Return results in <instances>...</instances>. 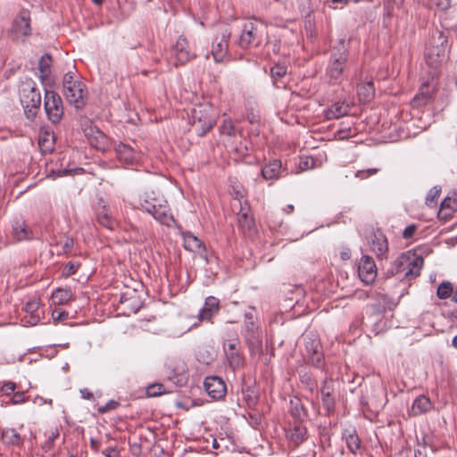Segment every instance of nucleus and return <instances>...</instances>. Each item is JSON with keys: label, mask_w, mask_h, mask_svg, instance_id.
<instances>
[{"label": "nucleus", "mask_w": 457, "mask_h": 457, "mask_svg": "<svg viewBox=\"0 0 457 457\" xmlns=\"http://www.w3.org/2000/svg\"><path fill=\"white\" fill-rule=\"evenodd\" d=\"M137 208L147 212L161 224L170 226L174 221L167 201L160 194L145 191L139 196Z\"/></svg>", "instance_id": "f257e3e1"}, {"label": "nucleus", "mask_w": 457, "mask_h": 457, "mask_svg": "<svg viewBox=\"0 0 457 457\" xmlns=\"http://www.w3.org/2000/svg\"><path fill=\"white\" fill-rule=\"evenodd\" d=\"M424 260L416 252L408 251L402 253L392 264V275L400 279L411 280L417 278L423 267Z\"/></svg>", "instance_id": "f03ea898"}, {"label": "nucleus", "mask_w": 457, "mask_h": 457, "mask_svg": "<svg viewBox=\"0 0 457 457\" xmlns=\"http://www.w3.org/2000/svg\"><path fill=\"white\" fill-rule=\"evenodd\" d=\"M348 52L343 46L341 49L333 50L326 70V76L331 84H340L344 79Z\"/></svg>", "instance_id": "7ed1b4c3"}, {"label": "nucleus", "mask_w": 457, "mask_h": 457, "mask_svg": "<svg viewBox=\"0 0 457 457\" xmlns=\"http://www.w3.org/2000/svg\"><path fill=\"white\" fill-rule=\"evenodd\" d=\"M244 330L242 335L249 348L251 354H256L262 352V342L260 336L258 326L255 324V315L253 309L245 312Z\"/></svg>", "instance_id": "20e7f679"}, {"label": "nucleus", "mask_w": 457, "mask_h": 457, "mask_svg": "<svg viewBox=\"0 0 457 457\" xmlns=\"http://www.w3.org/2000/svg\"><path fill=\"white\" fill-rule=\"evenodd\" d=\"M21 103L28 119L33 120L41 106V95L34 82L26 83L21 90Z\"/></svg>", "instance_id": "39448f33"}, {"label": "nucleus", "mask_w": 457, "mask_h": 457, "mask_svg": "<svg viewBox=\"0 0 457 457\" xmlns=\"http://www.w3.org/2000/svg\"><path fill=\"white\" fill-rule=\"evenodd\" d=\"M44 107L48 120L58 123L63 116V104L61 96L53 90L45 91Z\"/></svg>", "instance_id": "423d86ee"}, {"label": "nucleus", "mask_w": 457, "mask_h": 457, "mask_svg": "<svg viewBox=\"0 0 457 457\" xmlns=\"http://www.w3.org/2000/svg\"><path fill=\"white\" fill-rule=\"evenodd\" d=\"M258 27L256 21H247L243 24L241 34L237 40L239 47L246 49L250 46H258L262 43Z\"/></svg>", "instance_id": "0eeeda50"}, {"label": "nucleus", "mask_w": 457, "mask_h": 457, "mask_svg": "<svg viewBox=\"0 0 457 457\" xmlns=\"http://www.w3.org/2000/svg\"><path fill=\"white\" fill-rule=\"evenodd\" d=\"M230 36V29L225 26L220 29V31L213 39L212 54L216 62H221L225 59L228 54Z\"/></svg>", "instance_id": "6e6552de"}, {"label": "nucleus", "mask_w": 457, "mask_h": 457, "mask_svg": "<svg viewBox=\"0 0 457 457\" xmlns=\"http://www.w3.org/2000/svg\"><path fill=\"white\" fill-rule=\"evenodd\" d=\"M358 277L365 285L372 284L378 275V269L372 257L363 254L357 264Z\"/></svg>", "instance_id": "1a4fd4ad"}, {"label": "nucleus", "mask_w": 457, "mask_h": 457, "mask_svg": "<svg viewBox=\"0 0 457 457\" xmlns=\"http://www.w3.org/2000/svg\"><path fill=\"white\" fill-rule=\"evenodd\" d=\"M223 350L227 362L233 371L244 368L245 361L240 351L239 343L237 340L228 344L224 343Z\"/></svg>", "instance_id": "9d476101"}, {"label": "nucleus", "mask_w": 457, "mask_h": 457, "mask_svg": "<svg viewBox=\"0 0 457 457\" xmlns=\"http://www.w3.org/2000/svg\"><path fill=\"white\" fill-rule=\"evenodd\" d=\"M305 350L303 357L308 363L316 368L323 366V354L321 353V345L316 338H305Z\"/></svg>", "instance_id": "9b49d317"}, {"label": "nucleus", "mask_w": 457, "mask_h": 457, "mask_svg": "<svg viewBox=\"0 0 457 457\" xmlns=\"http://www.w3.org/2000/svg\"><path fill=\"white\" fill-rule=\"evenodd\" d=\"M63 94L67 101L77 109L82 108L86 104L87 91L82 82H76L72 86L63 88Z\"/></svg>", "instance_id": "f8f14e48"}, {"label": "nucleus", "mask_w": 457, "mask_h": 457, "mask_svg": "<svg viewBox=\"0 0 457 457\" xmlns=\"http://www.w3.org/2000/svg\"><path fill=\"white\" fill-rule=\"evenodd\" d=\"M206 393L213 399L223 398L227 392V386L223 379L218 376L206 377L204 382Z\"/></svg>", "instance_id": "ddd939ff"}, {"label": "nucleus", "mask_w": 457, "mask_h": 457, "mask_svg": "<svg viewBox=\"0 0 457 457\" xmlns=\"http://www.w3.org/2000/svg\"><path fill=\"white\" fill-rule=\"evenodd\" d=\"M172 54L176 59V65L184 64L195 57V54L189 50L188 42L183 36H180L173 46Z\"/></svg>", "instance_id": "4468645a"}, {"label": "nucleus", "mask_w": 457, "mask_h": 457, "mask_svg": "<svg viewBox=\"0 0 457 457\" xmlns=\"http://www.w3.org/2000/svg\"><path fill=\"white\" fill-rule=\"evenodd\" d=\"M334 381L330 378H326L320 386V396L324 409L329 413L335 410Z\"/></svg>", "instance_id": "2eb2a0df"}, {"label": "nucleus", "mask_w": 457, "mask_h": 457, "mask_svg": "<svg viewBox=\"0 0 457 457\" xmlns=\"http://www.w3.org/2000/svg\"><path fill=\"white\" fill-rule=\"evenodd\" d=\"M182 236L185 249L189 252L199 253L201 258H203L205 262H208L207 255L205 254L206 249L204 242L189 231L183 233Z\"/></svg>", "instance_id": "dca6fc26"}, {"label": "nucleus", "mask_w": 457, "mask_h": 457, "mask_svg": "<svg viewBox=\"0 0 457 457\" xmlns=\"http://www.w3.org/2000/svg\"><path fill=\"white\" fill-rule=\"evenodd\" d=\"M40 302L38 299L34 298L28 301L22 310L25 312V315L22 317L21 321L26 326H35L40 320V315L38 313V308Z\"/></svg>", "instance_id": "f3484780"}, {"label": "nucleus", "mask_w": 457, "mask_h": 457, "mask_svg": "<svg viewBox=\"0 0 457 457\" xmlns=\"http://www.w3.org/2000/svg\"><path fill=\"white\" fill-rule=\"evenodd\" d=\"M96 220L100 225L110 230H114L119 225L118 220L113 217L110 206L104 203L97 209Z\"/></svg>", "instance_id": "a211bd4d"}, {"label": "nucleus", "mask_w": 457, "mask_h": 457, "mask_svg": "<svg viewBox=\"0 0 457 457\" xmlns=\"http://www.w3.org/2000/svg\"><path fill=\"white\" fill-rule=\"evenodd\" d=\"M370 248L377 255L378 259H386L388 253V243L386 236L381 232L374 233L370 241Z\"/></svg>", "instance_id": "6ab92c4d"}, {"label": "nucleus", "mask_w": 457, "mask_h": 457, "mask_svg": "<svg viewBox=\"0 0 457 457\" xmlns=\"http://www.w3.org/2000/svg\"><path fill=\"white\" fill-rule=\"evenodd\" d=\"M220 310V301L214 296H208L205 299L203 308L199 311V320L211 321Z\"/></svg>", "instance_id": "aec40b11"}, {"label": "nucleus", "mask_w": 457, "mask_h": 457, "mask_svg": "<svg viewBox=\"0 0 457 457\" xmlns=\"http://www.w3.org/2000/svg\"><path fill=\"white\" fill-rule=\"evenodd\" d=\"M30 31L29 14L28 12L23 11L13 21L12 32L18 37L19 36H28L30 34Z\"/></svg>", "instance_id": "412c9836"}, {"label": "nucleus", "mask_w": 457, "mask_h": 457, "mask_svg": "<svg viewBox=\"0 0 457 457\" xmlns=\"http://www.w3.org/2000/svg\"><path fill=\"white\" fill-rule=\"evenodd\" d=\"M2 443L6 446L20 447L23 445L24 437L15 428H3L1 431Z\"/></svg>", "instance_id": "4be33fe9"}, {"label": "nucleus", "mask_w": 457, "mask_h": 457, "mask_svg": "<svg viewBox=\"0 0 457 457\" xmlns=\"http://www.w3.org/2000/svg\"><path fill=\"white\" fill-rule=\"evenodd\" d=\"M55 144V137L53 131L45 129L41 130L38 137V145L43 154H50L53 152Z\"/></svg>", "instance_id": "5701e85b"}, {"label": "nucleus", "mask_w": 457, "mask_h": 457, "mask_svg": "<svg viewBox=\"0 0 457 457\" xmlns=\"http://www.w3.org/2000/svg\"><path fill=\"white\" fill-rule=\"evenodd\" d=\"M287 436L290 443L295 446H298L307 439V428L301 423H295L294 427L288 430Z\"/></svg>", "instance_id": "b1692460"}, {"label": "nucleus", "mask_w": 457, "mask_h": 457, "mask_svg": "<svg viewBox=\"0 0 457 457\" xmlns=\"http://www.w3.org/2000/svg\"><path fill=\"white\" fill-rule=\"evenodd\" d=\"M118 158L127 163H133L137 161V153L129 145L120 143L115 146Z\"/></svg>", "instance_id": "393cba45"}, {"label": "nucleus", "mask_w": 457, "mask_h": 457, "mask_svg": "<svg viewBox=\"0 0 457 457\" xmlns=\"http://www.w3.org/2000/svg\"><path fill=\"white\" fill-rule=\"evenodd\" d=\"M282 174V164L279 160L270 161L262 169V175L265 179H278Z\"/></svg>", "instance_id": "a878e982"}, {"label": "nucleus", "mask_w": 457, "mask_h": 457, "mask_svg": "<svg viewBox=\"0 0 457 457\" xmlns=\"http://www.w3.org/2000/svg\"><path fill=\"white\" fill-rule=\"evenodd\" d=\"M349 107L344 102H336L324 111L327 120L339 119L347 114Z\"/></svg>", "instance_id": "bb28decb"}, {"label": "nucleus", "mask_w": 457, "mask_h": 457, "mask_svg": "<svg viewBox=\"0 0 457 457\" xmlns=\"http://www.w3.org/2000/svg\"><path fill=\"white\" fill-rule=\"evenodd\" d=\"M357 94L360 101L363 103L370 102L375 96V87L373 82L369 81L357 86Z\"/></svg>", "instance_id": "cd10ccee"}, {"label": "nucleus", "mask_w": 457, "mask_h": 457, "mask_svg": "<svg viewBox=\"0 0 457 457\" xmlns=\"http://www.w3.org/2000/svg\"><path fill=\"white\" fill-rule=\"evenodd\" d=\"M431 407L432 403L429 398L425 395H420L414 400L412 403L411 412L415 416L421 415L429 411Z\"/></svg>", "instance_id": "c85d7f7f"}, {"label": "nucleus", "mask_w": 457, "mask_h": 457, "mask_svg": "<svg viewBox=\"0 0 457 457\" xmlns=\"http://www.w3.org/2000/svg\"><path fill=\"white\" fill-rule=\"evenodd\" d=\"M239 204L238 225L244 232H251L254 227V221L253 218L248 215L247 208L244 207L241 202H239Z\"/></svg>", "instance_id": "c756f323"}, {"label": "nucleus", "mask_w": 457, "mask_h": 457, "mask_svg": "<svg viewBox=\"0 0 457 457\" xmlns=\"http://www.w3.org/2000/svg\"><path fill=\"white\" fill-rule=\"evenodd\" d=\"M72 298V292L67 288H57L52 294L53 303L56 305L68 303Z\"/></svg>", "instance_id": "7c9ffc66"}, {"label": "nucleus", "mask_w": 457, "mask_h": 457, "mask_svg": "<svg viewBox=\"0 0 457 457\" xmlns=\"http://www.w3.org/2000/svg\"><path fill=\"white\" fill-rule=\"evenodd\" d=\"M13 236L17 240H24L30 238V230L25 225L24 221L18 220L12 224Z\"/></svg>", "instance_id": "2f4dec72"}, {"label": "nucleus", "mask_w": 457, "mask_h": 457, "mask_svg": "<svg viewBox=\"0 0 457 457\" xmlns=\"http://www.w3.org/2000/svg\"><path fill=\"white\" fill-rule=\"evenodd\" d=\"M51 56L49 54L43 55L38 62V70L40 71V78L44 80L50 73Z\"/></svg>", "instance_id": "473e14b6"}, {"label": "nucleus", "mask_w": 457, "mask_h": 457, "mask_svg": "<svg viewBox=\"0 0 457 457\" xmlns=\"http://www.w3.org/2000/svg\"><path fill=\"white\" fill-rule=\"evenodd\" d=\"M453 285L449 281H443L436 290V295L439 299L445 300L453 295Z\"/></svg>", "instance_id": "72a5a7b5"}, {"label": "nucleus", "mask_w": 457, "mask_h": 457, "mask_svg": "<svg viewBox=\"0 0 457 457\" xmlns=\"http://www.w3.org/2000/svg\"><path fill=\"white\" fill-rule=\"evenodd\" d=\"M214 120L211 117H204V120L200 117L198 121L194 123L195 127H201V131L198 132L199 136H204L214 126Z\"/></svg>", "instance_id": "f704fd0d"}, {"label": "nucleus", "mask_w": 457, "mask_h": 457, "mask_svg": "<svg viewBox=\"0 0 457 457\" xmlns=\"http://www.w3.org/2000/svg\"><path fill=\"white\" fill-rule=\"evenodd\" d=\"M290 405V412L294 418L302 420L303 417H305L306 414L303 406L299 399L291 400Z\"/></svg>", "instance_id": "c9c22d12"}, {"label": "nucleus", "mask_w": 457, "mask_h": 457, "mask_svg": "<svg viewBox=\"0 0 457 457\" xmlns=\"http://www.w3.org/2000/svg\"><path fill=\"white\" fill-rule=\"evenodd\" d=\"M220 131L222 135L235 136L237 133V129L229 118H225L222 121V124L220 126Z\"/></svg>", "instance_id": "e433bc0d"}, {"label": "nucleus", "mask_w": 457, "mask_h": 457, "mask_svg": "<svg viewBox=\"0 0 457 457\" xmlns=\"http://www.w3.org/2000/svg\"><path fill=\"white\" fill-rule=\"evenodd\" d=\"M346 445H347L348 449L353 453H356L361 446V441H360L357 434H355V433L349 434L346 436Z\"/></svg>", "instance_id": "4c0bfd02"}, {"label": "nucleus", "mask_w": 457, "mask_h": 457, "mask_svg": "<svg viewBox=\"0 0 457 457\" xmlns=\"http://www.w3.org/2000/svg\"><path fill=\"white\" fill-rule=\"evenodd\" d=\"M165 393L164 386L160 383L149 385L146 387V395L149 397H156Z\"/></svg>", "instance_id": "58836bf2"}, {"label": "nucleus", "mask_w": 457, "mask_h": 457, "mask_svg": "<svg viewBox=\"0 0 457 457\" xmlns=\"http://www.w3.org/2000/svg\"><path fill=\"white\" fill-rule=\"evenodd\" d=\"M361 403L362 404V406H367L368 409L374 408L376 411H378L385 406L386 402L383 399H370V401H368L364 397H361Z\"/></svg>", "instance_id": "ea45409f"}, {"label": "nucleus", "mask_w": 457, "mask_h": 457, "mask_svg": "<svg viewBox=\"0 0 457 457\" xmlns=\"http://www.w3.org/2000/svg\"><path fill=\"white\" fill-rule=\"evenodd\" d=\"M440 193H441L440 187H437V186L433 187L429 190V192L428 193V195L426 196V204L428 205H432L433 204H435L437 197L439 196Z\"/></svg>", "instance_id": "a19ab883"}, {"label": "nucleus", "mask_w": 457, "mask_h": 457, "mask_svg": "<svg viewBox=\"0 0 457 457\" xmlns=\"http://www.w3.org/2000/svg\"><path fill=\"white\" fill-rule=\"evenodd\" d=\"M270 73L272 79H274L275 80L279 79L287 74V67L280 64H275L271 68Z\"/></svg>", "instance_id": "79ce46f5"}, {"label": "nucleus", "mask_w": 457, "mask_h": 457, "mask_svg": "<svg viewBox=\"0 0 457 457\" xmlns=\"http://www.w3.org/2000/svg\"><path fill=\"white\" fill-rule=\"evenodd\" d=\"M315 167V160L312 157L305 156L301 157L299 162V168L302 170H307Z\"/></svg>", "instance_id": "37998d69"}, {"label": "nucleus", "mask_w": 457, "mask_h": 457, "mask_svg": "<svg viewBox=\"0 0 457 457\" xmlns=\"http://www.w3.org/2000/svg\"><path fill=\"white\" fill-rule=\"evenodd\" d=\"M350 0H323V4L325 7H328L331 9L343 8L345 6Z\"/></svg>", "instance_id": "c03bdc74"}, {"label": "nucleus", "mask_w": 457, "mask_h": 457, "mask_svg": "<svg viewBox=\"0 0 457 457\" xmlns=\"http://www.w3.org/2000/svg\"><path fill=\"white\" fill-rule=\"evenodd\" d=\"M16 384L12 381H4L2 383V386L0 387V391L4 395H12L15 389H16Z\"/></svg>", "instance_id": "a18cd8bd"}, {"label": "nucleus", "mask_w": 457, "mask_h": 457, "mask_svg": "<svg viewBox=\"0 0 457 457\" xmlns=\"http://www.w3.org/2000/svg\"><path fill=\"white\" fill-rule=\"evenodd\" d=\"M403 0H386L384 4V15L390 16L394 5L400 6Z\"/></svg>", "instance_id": "49530a36"}, {"label": "nucleus", "mask_w": 457, "mask_h": 457, "mask_svg": "<svg viewBox=\"0 0 457 457\" xmlns=\"http://www.w3.org/2000/svg\"><path fill=\"white\" fill-rule=\"evenodd\" d=\"M74 246V240L72 237H65L63 241L61 242V247L62 253L67 254L70 253Z\"/></svg>", "instance_id": "de8ad7c7"}, {"label": "nucleus", "mask_w": 457, "mask_h": 457, "mask_svg": "<svg viewBox=\"0 0 457 457\" xmlns=\"http://www.w3.org/2000/svg\"><path fill=\"white\" fill-rule=\"evenodd\" d=\"M378 169H377V168L361 170L356 171L355 177L360 179H365L370 176L375 175L376 173H378Z\"/></svg>", "instance_id": "09e8293b"}, {"label": "nucleus", "mask_w": 457, "mask_h": 457, "mask_svg": "<svg viewBox=\"0 0 457 457\" xmlns=\"http://www.w3.org/2000/svg\"><path fill=\"white\" fill-rule=\"evenodd\" d=\"M79 267V263L76 262H68L62 271V274L66 277L73 275L77 272L78 269Z\"/></svg>", "instance_id": "8fccbe9b"}, {"label": "nucleus", "mask_w": 457, "mask_h": 457, "mask_svg": "<svg viewBox=\"0 0 457 457\" xmlns=\"http://www.w3.org/2000/svg\"><path fill=\"white\" fill-rule=\"evenodd\" d=\"M12 395L11 401L7 404H21L26 401L24 392L22 391L14 392Z\"/></svg>", "instance_id": "3c124183"}, {"label": "nucleus", "mask_w": 457, "mask_h": 457, "mask_svg": "<svg viewBox=\"0 0 457 457\" xmlns=\"http://www.w3.org/2000/svg\"><path fill=\"white\" fill-rule=\"evenodd\" d=\"M119 405V403L114 401V400H111L109 401L106 404H104V406H101L98 408V412L101 413V414H104V413H106L110 411H112L114 409H116Z\"/></svg>", "instance_id": "603ef678"}, {"label": "nucleus", "mask_w": 457, "mask_h": 457, "mask_svg": "<svg viewBox=\"0 0 457 457\" xmlns=\"http://www.w3.org/2000/svg\"><path fill=\"white\" fill-rule=\"evenodd\" d=\"M76 82H80L75 79L74 73L69 71L63 77V88L72 86Z\"/></svg>", "instance_id": "864d4df0"}, {"label": "nucleus", "mask_w": 457, "mask_h": 457, "mask_svg": "<svg viewBox=\"0 0 457 457\" xmlns=\"http://www.w3.org/2000/svg\"><path fill=\"white\" fill-rule=\"evenodd\" d=\"M52 317L54 321L65 320L69 317V313L60 309H54L52 312Z\"/></svg>", "instance_id": "5fc2aeb1"}, {"label": "nucleus", "mask_w": 457, "mask_h": 457, "mask_svg": "<svg viewBox=\"0 0 457 457\" xmlns=\"http://www.w3.org/2000/svg\"><path fill=\"white\" fill-rule=\"evenodd\" d=\"M71 172V170L68 169H57V170H51L48 177H51L53 179L60 178L66 176Z\"/></svg>", "instance_id": "6e6d98bb"}, {"label": "nucleus", "mask_w": 457, "mask_h": 457, "mask_svg": "<svg viewBox=\"0 0 457 457\" xmlns=\"http://www.w3.org/2000/svg\"><path fill=\"white\" fill-rule=\"evenodd\" d=\"M336 137L340 140L346 139L352 137L351 128L348 127L338 129L336 133Z\"/></svg>", "instance_id": "4d7b16f0"}, {"label": "nucleus", "mask_w": 457, "mask_h": 457, "mask_svg": "<svg viewBox=\"0 0 457 457\" xmlns=\"http://www.w3.org/2000/svg\"><path fill=\"white\" fill-rule=\"evenodd\" d=\"M416 229H417V225H415V224H411V225L407 226L403 232V237L405 239H409V238L412 237Z\"/></svg>", "instance_id": "13d9d810"}, {"label": "nucleus", "mask_w": 457, "mask_h": 457, "mask_svg": "<svg viewBox=\"0 0 457 457\" xmlns=\"http://www.w3.org/2000/svg\"><path fill=\"white\" fill-rule=\"evenodd\" d=\"M440 10H447L451 6V0H432Z\"/></svg>", "instance_id": "bf43d9fd"}, {"label": "nucleus", "mask_w": 457, "mask_h": 457, "mask_svg": "<svg viewBox=\"0 0 457 457\" xmlns=\"http://www.w3.org/2000/svg\"><path fill=\"white\" fill-rule=\"evenodd\" d=\"M244 399L249 408L253 407L257 403V396L255 395L246 394Z\"/></svg>", "instance_id": "052dcab7"}, {"label": "nucleus", "mask_w": 457, "mask_h": 457, "mask_svg": "<svg viewBox=\"0 0 457 457\" xmlns=\"http://www.w3.org/2000/svg\"><path fill=\"white\" fill-rule=\"evenodd\" d=\"M454 205H455V201H454V200H452L451 198H445V199L441 203V208H442V209L449 208V209H451L452 211H453V210H454Z\"/></svg>", "instance_id": "680f3d73"}, {"label": "nucleus", "mask_w": 457, "mask_h": 457, "mask_svg": "<svg viewBox=\"0 0 457 457\" xmlns=\"http://www.w3.org/2000/svg\"><path fill=\"white\" fill-rule=\"evenodd\" d=\"M414 457H428L426 446H421L414 450Z\"/></svg>", "instance_id": "e2e57ef3"}, {"label": "nucleus", "mask_w": 457, "mask_h": 457, "mask_svg": "<svg viewBox=\"0 0 457 457\" xmlns=\"http://www.w3.org/2000/svg\"><path fill=\"white\" fill-rule=\"evenodd\" d=\"M79 392H80L81 397L83 399H86V400H93L94 399L93 394L90 391H88L87 388L80 389Z\"/></svg>", "instance_id": "0e129e2a"}, {"label": "nucleus", "mask_w": 457, "mask_h": 457, "mask_svg": "<svg viewBox=\"0 0 457 457\" xmlns=\"http://www.w3.org/2000/svg\"><path fill=\"white\" fill-rule=\"evenodd\" d=\"M302 381L303 382H305L307 384V386H309V389L311 391H313L314 387H315V383L312 381V379L311 378V377L307 376V375H304L302 378Z\"/></svg>", "instance_id": "69168bd1"}, {"label": "nucleus", "mask_w": 457, "mask_h": 457, "mask_svg": "<svg viewBox=\"0 0 457 457\" xmlns=\"http://www.w3.org/2000/svg\"><path fill=\"white\" fill-rule=\"evenodd\" d=\"M104 454L106 457H119V452L115 448H108L105 450Z\"/></svg>", "instance_id": "338daca9"}, {"label": "nucleus", "mask_w": 457, "mask_h": 457, "mask_svg": "<svg viewBox=\"0 0 457 457\" xmlns=\"http://www.w3.org/2000/svg\"><path fill=\"white\" fill-rule=\"evenodd\" d=\"M415 100L419 101L420 104H426L428 100V96L421 93L420 95L416 96Z\"/></svg>", "instance_id": "774afa93"}]
</instances>
